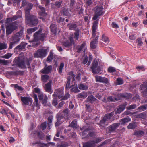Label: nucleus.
I'll return each instance as SVG.
<instances>
[{
    "label": "nucleus",
    "mask_w": 147,
    "mask_h": 147,
    "mask_svg": "<svg viewBox=\"0 0 147 147\" xmlns=\"http://www.w3.org/2000/svg\"><path fill=\"white\" fill-rule=\"evenodd\" d=\"M69 76L67 78V82L66 86V90H69L70 88H72L71 90V91L75 93L79 92L80 91L78 88L77 83L75 82V75L72 71L69 72Z\"/></svg>",
    "instance_id": "obj_1"
},
{
    "label": "nucleus",
    "mask_w": 147,
    "mask_h": 147,
    "mask_svg": "<svg viewBox=\"0 0 147 147\" xmlns=\"http://www.w3.org/2000/svg\"><path fill=\"white\" fill-rule=\"evenodd\" d=\"M23 36V30L22 29L19 32L13 35L9 39V41L11 42L9 44V49H11L13 46L18 43L21 38Z\"/></svg>",
    "instance_id": "obj_2"
},
{
    "label": "nucleus",
    "mask_w": 147,
    "mask_h": 147,
    "mask_svg": "<svg viewBox=\"0 0 147 147\" xmlns=\"http://www.w3.org/2000/svg\"><path fill=\"white\" fill-rule=\"evenodd\" d=\"M14 61L15 64L22 69L26 68V65L28 68H31L30 63L31 61L27 59L18 57L15 58Z\"/></svg>",
    "instance_id": "obj_3"
},
{
    "label": "nucleus",
    "mask_w": 147,
    "mask_h": 147,
    "mask_svg": "<svg viewBox=\"0 0 147 147\" xmlns=\"http://www.w3.org/2000/svg\"><path fill=\"white\" fill-rule=\"evenodd\" d=\"M114 115V112H112L109 114H107L105 115L103 118L100 120L99 124V126L101 129L107 125L106 123L111 122L114 120L113 118Z\"/></svg>",
    "instance_id": "obj_4"
},
{
    "label": "nucleus",
    "mask_w": 147,
    "mask_h": 147,
    "mask_svg": "<svg viewBox=\"0 0 147 147\" xmlns=\"http://www.w3.org/2000/svg\"><path fill=\"white\" fill-rule=\"evenodd\" d=\"M25 17L26 22L29 26H35L38 23L37 17L34 16L30 15L29 16Z\"/></svg>",
    "instance_id": "obj_5"
},
{
    "label": "nucleus",
    "mask_w": 147,
    "mask_h": 147,
    "mask_svg": "<svg viewBox=\"0 0 147 147\" xmlns=\"http://www.w3.org/2000/svg\"><path fill=\"white\" fill-rule=\"evenodd\" d=\"M18 22L16 21L10 24L6 27V34L8 35L11 33L13 31L18 28Z\"/></svg>",
    "instance_id": "obj_6"
},
{
    "label": "nucleus",
    "mask_w": 147,
    "mask_h": 147,
    "mask_svg": "<svg viewBox=\"0 0 147 147\" xmlns=\"http://www.w3.org/2000/svg\"><path fill=\"white\" fill-rule=\"evenodd\" d=\"M47 52V49H39L34 53V57L36 58H43L46 56Z\"/></svg>",
    "instance_id": "obj_7"
},
{
    "label": "nucleus",
    "mask_w": 147,
    "mask_h": 147,
    "mask_svg": "<svg viewBox=\"0 0 147 147\" xmlns=\"http://www.w3.org/2000/svg\"><path fill=\"white\" fill-rule=\"evenodd\" d=\"M91 69L93 73L94 74L99 73L101 69L98 66V62L97 60H94L93 61Z\"/></svg>",
    "instance_id": "obj_8"
},
{
    "label": "nucleus",
    "mask_w": 147,
    "mask_h": 147,
    "mask_svg": "<svg viewBox=\"0 0 147 147\" xmlns=\"http://www.w3.org/2000/svg\"><path fill=\"white\" fill-rule=\"evenodd\" d=\"M42 30L40 29L39 31L35 32L34 36V40L36 41H38L40 40L42 41L44 40V38L45 36L44 33H42Z\"/></svg>",
    "instance_id": "obj_9"
},
{
    "label": "nucleus",
    "mask_w": 147,
    "mask_h": 147,
    "mask_svg": "<svg viewBox=\"0 0 147 147\" xmlns=\"http://www.w3.org/2000/svg\"><path fill=\"white\" fill-rule=\"evenodd\" d=\"M102 140L101 138H97L95 141H90L83 144V147H94L96 143L100 142Z\"/></svg>",
    "instance_id": "obj_10"
},
{
    "label": "nucleus",
    "mask_w": 147,
    "mask_h": 147,
    "mask_svg": "<svg viewBox=\"0 0 147 147\" xmlns=\"http://www.w3.org/2000/svg\"><path fill=\"white\" fill-rule=\"evenodd\" d=\"M21 100L23 105H31L32 103V98L30 97L22 96Z\"/></svg>",
    "instance_id": "obj_11"
},
{
    "label": "nucleus",
    "mask_w": 147,
    "mask_h": 147,
    "mask_svg": "<svg viewBox=\"0 0 147 147\" xmlns=\"http://www.w3.org/2000/svg\"><path fill=\"white\" fill-rule=\"evenodd\" d=\"M98 20H97L95 21L93 23V25L92 26V38H94L97 35L98 36L99 35V32H96V30L98 27Z\"/></svg>",
    "instance_id": "obj_12"
},
{
    "label": "nucleus",
    "mask_w": 147,
    "mask_h": 147,
    "mask_svg": "<svg viewBox=\"0 0 147 147\" xmlns=\"http://www.w3.org/2000/svg\"><path fill=\"white\" fill-rule=\"evenodd\" d=\"M63 90L62 89H59L55 90L53 95V97L57 98L60 99L63 95Z\"/></svg>",
    "instance_id": "obj_13"
},
{
    "label": "nucleus",
    "mask_w": 147,
    "mask_h": 147,
    "mask_svg": "<svg viewBox=\"0 0 147 147\" xmlns=\"http://www.w3.org/2000/svg\"><path fill=\"white\" fill-rule=\"evenodd\" d=\"M95 79L96 82L103 83L107 85L109 83V79L105 77H102L100 76H96Z\"/></svg>",
    "instance_id": "obj_14"
},
{
    "label": "nucleus",
    "mask_w": 147,
    "mask_h": 147,
    "mask_svg": "<svg viewBox=\"0 0 147 147\" xmlns=\"http://www.w3.org/2000/svg\"><path fill=\"white\" fill-rule=\"evenodd\" d=\"M32 144L33 145L43 147L44 146L49 147L51 145L54 146L55 145V143L53 142H48L47 144H45L42 143L39 141L35 142H33Z\"/></svg>",
    "instance_id": "obj_15"
},
{
    "label": "nucleus",
    "mask_w": 147,
    "mask_h": 147,
    "mask_svg": "<svg viewBox=\"0 0 147 147\" xmlns=\"http://www.w3.org/2000/svg\"><path fill=\"white\" fill-rule=\"evenodd\" d=\"M22 17V13L20 11H18L17 12V14L14 15L11 18H8L7 20V22H11L14 21L18 18Z\"/></svg>",
    "instance_id": "obj_16"
},
{
    "label": "nucleus",
    "mask_w": 147,
    "mask_h": 147,
    "mask_svg": "<svg viewBox=\"0 0 147 147\" xmlns=\"http://www.w3.org/2000/svg\"><path fill=\"white\" fill-rule=\"evenodd\" d=\"M69 40H67L63 43V45L65 47L70 46L74 43V38L72 36L69 38Z\"/></svg>",
    "instance_id": "obj_17"
},
{
    "label": "nucleus",
    "mask_w": 147,
    "mask_h": 147,
    "mask_svg": "<svg viewBox=\"0 0 147 147\" xmlns=\"http://www.w3.org/2000/svg\"><path fill=\"white\" fill-rule=\"evenodd\" d=\"M120 125V123H114L109 126L108 129L110 132H113Z\"/></svg>",
    "instance_id": "obj_18"
},
{
    "label": "nucleus",
    "mask_w": 147,
    "mask_h": 147,
    "mask_svg": "<svg viewBox=\"0 0 147 147\" xmlns=\"http://www.w3.org/2000/svg\"><path fill=\"white\" fill-rule=\"evenodd\" d=\"M127 105L126 103H124L119 106L118 108L117 109L115 112V114H119L122 112L125 109L126 106Z\"/></svg>",
    "instance_id": "obj_19"
},
{
    "label": "nucleus",
    "mask_w": 147,
    "mask_h": 147,
    "mask_svg": "<svg viewBox=\"0 0 147 147\" xmlns=\"http://www.w3.org/2000/svg\"><path fill=\"white\" fill-rule=\"evenodd\" d=\"M33 4L31 3H29L26 5V7L25 9V16H29L30 15V11L33 7Z\"/></svg>",
    "instance_id": "obj_20"
},
{
    "label": "nucleus",
    "mask_w": 147,
    "mask_h": 147,
    "mask_svg": "<svg viewBox=\"0 0 147 147\" xmlns=\"http://www.w3.org/2000/svg\"><path fill=\"white\" fill-rule=\"evenodd\" d=\"M27 44V43L25 42H22L20 45L16 46L14 49L15 51L18 50L20 51L24 49Z\"/></svg>",
    "instance_id": "obj_21"
},
{
    "label": "nucleus",
    "mask_w": 147,
    "mask_h": 147,
    "mask_svg": "<svg viewBox=\"0 0 147 147\" xmlns=\"http://www.w3.org/2000/svg\"><path fill=\"white\" fill-rule=\"evenodd\" d=\"M95 38L92 40L90 43V46L92 49H95L96 47V45L98 43L97 40L98 38V36L97 35L95 37Z\"/></svg>",
    "instance_id": "obj_22"
},
{
    "label": "nucleus",
    "mask_w": 147,
    "mask_h": 147,
    "mask_svg": "<svg viewBox=\"0 0 147 147\" xmlns=\"http://www.w3.org/2000/svg\"><path fill=\"white\" fill-rule=\"evenodd\" d=\"M68 111V109H66L64 110L61 113H59L58 114V118L61 119L67 116Z\"/></svg>",
    "instance_id": "obj_23"
},
{
    "label": "nucleus",
    "mask_w": 147,
    "mask_h": 147,
    "mask_svg": "<svg viewBox=\"0 0 147 147\" xmlns=\"http://www.w3.org/2000/svg\"><path fill=\"white\" fill-rule=\"evenodd\" d=\"M52 69V66H51L50 65L47 67V65H46L44 69H42L40 72L43 74H48L51 71Z\"/></svg>",
    "instance_id": "obj_24"
},
{
    "label": "nucleus",
    "mask_w": 147,
    "mask_h": 147,
    "mask_svg": "<svg viewBox=\"0 0 147 147\" xmlns=\"http://www.w3.org/2000/svg\"><path fill=\"white\" fill-rule=\"evenodd\" d=\"M103 9V7L102 6H96L94 9L95 13H97L98 14L101 15L102 14Z\"/></svg>",
    "instance_id": "obj_25"
},
{
    "label": "nucleus",
    "mask_w": 147,
    "mask_h": 147,
    "mask_svg": "<svg viewBox=\"0 0 147 147\" xmlns=\"http://www.w3.org/2000/svg\"><path fill=\"white\" fill-rule=\"evenodd\" d=\"M51 81H50L48 83L45 84V89L47 92H49L51 91Z\"/></svg>",
    "instance_id": "obj_26"
},
{
    "label": "nucleus",
    "mask_w": 147,
    "mask_h": 147,
    "mask_svg": "<svg viewBox=\"0 0 147 147\" xmlns=\"http://www.w3.org/2000/svg\"><path fill=\"white\" fill-rule=\"evenodd\" d=\"M39 8L40 9V11L39 12V13L41 16L44 17L45 16L47 15V13H45V8L40 6L39 5L38 6Z\"/></svg>",
    "instance_id": "obj_27"
},
{
    "label": "nucleus",
    "mask_w": 147,
    "mask_h": 147,
    "mask_svg": "<svg viewBox=\"0 0 147 147\" xmlns=\"http://www.w3.org/2000/svg\"><path fill=\"white\" fill-rule=\"evenodd\" d=\"M32 134H33L35 136L37 135L40 139H41L43 138L44 136V134L41 131H35L33 133H32Z\"/></svg>",
    "instance_id": "obj_28"
},
{
    "label": "nucleus",
    "mask_w": 147,
    "mask_h": 147,
    "mask_svg": "<svg viewBox=\"0 0 147 147\" xmlns=\"http://www.w3.org/2000/svg\"><path fill=\"white\" fill-rule=\"evenodd\" d=\"M136 118H138L144 119L146 117V113L144 112L140 114L136 115Z\"/></svg>",
    "instance_id": "obj_29"
},
{
    "label": "nucleus",
    "mask_w": 147,
    "mask_h": 147,
    "mask_svg": "<svg viewBox=\"0 0 147 147\" xmlns=\"http://www.w3.org/2000/svg\"><path fill=\"white\" fill-rule=\"evenodd\" d=\"M53 117L52 116H49L48 118V125L49 129H50L52 125V121Z\"/></svg>",
    "instance_id": "obj_30"
},
{
    "label": "nucleus",
    "mask_w": 147,
    "mask_h": 147,
    "mask_svg": "<svg viewBox=\"0 0 147 147\" xmlns=\"http://www.w3.org/2000/svg\"><path fill=\"white\" fill-rule=\"evenodd\" d=\"M78 88L80 90H86L88 89L87 85L81 83L78 84Z\"/></svg>",
    "instance_id": "obj_31"
},
{
    "label": "nucleus",
    "mask_w": 147,
    "mask_h": 147,
    "mask_svg": "<svg viewBox=\"0 0 147 147\" xmlns=\"http://www.w3.org/2000/svg\"><path fill=\"white\" fill-rule=\"evenodd\" d=\"M87 100L88 102L92 103L95 101L96 100L93 95L89 96L87 98Z\"/></svg>",
    "instance_id": "obj_32"
},
{
    "label": "nucleus",
    "mask_w": 147,
    "mask_h": 147,
    "mask_svg": "<svg viewBox=\"0 0 147 147\" xmlns=\"http://www.w3.org/2000/svg\"><path fill=\"white\" fill-rule=\"evenodd\" d=\"M87 94L86 92H82L78 94V97L80 98L84 99L87 96Z\"/></svg>",
    "instance_id": "obj_33"
},
{
    "label": "nucleus",
    "mask_w": 147,
    "mask_h": 147,
    "mask_svg": "<svg viewBox=\"0 0 147 147\" xmlns=\"http://www.w3.org/2000/svg\"><path fill=\"white\" fill-rule=\"evenodd\" d=\"M67 26L70 30H75L77 26L76 24L73 23L69 24Z\"/></svg>",
    "instance_id": "obj_34"
},
{
    "label": "nucleus",
    "mask_w": 147,
    "mask_h": 147,
    "mask_svg": "<svg viewBox=\"0 0 147 147\" xmlns=\"http://www.w3.org/2000/svg\"><path fill=\"white\" fill-rule=\"evenodd\" d=\"M131 121V119L130 118H125L121 119L120 122L122 124H124L125 123L129 122Z\"/></svg>",
    "instance_id": "obj_35"
},
{
    "label": "nucleus",
    "mask_w": 147,
    "mask_h": 147,
    "mask_svg": "<svg viewBox=\"0 0 147 147\" xmlns=\"http://www.w3.org/2000/svg\"><path fill=\"white\" fill-rule=\"evenodd\" d=\"M33 98L34 99V103L36 105L37 107H39L40 106V103L38 102V100L37 96L35 94Z\"/></svg>",
    "instance_id": "obj_36"
},
{
    "label": "nucleus",
    "mask_w": 147,
    "mask_h": 147,
    "mask_svg": "<svg viewBox=\"0 0 147 147\" xmlns=\"http://www.w3.org/2000/svg\"><path fill=\"white\" fill-rule=\"evenodd\" d=\"M85 43L84 42L82 43L81 46H78L77 47V51L78 53L80 52L82 49L85 47Z\"/></svg>",
    "instance_id": "obj_37"
},
{
    "label": "nucleus",
    "mask_w": 147,
    "mask_h": 147,
    "mask_svg": "<svg viewBox=\"0 0 147 147\" xmlns=\"http://www.w3.org/2000/svg\"><path fill=\"white\" fill-rule=\"evenodd\" d=\"M146 109H147V104L141 105L138 107L137 110L140 111H142L146 110Z\"/></svg>",
    "instance_id": "obj_38"
},
{
    "label": "nucleus",
    "mask_w": 147,
    "mask_h": 147,
    "mask_svg": "<svg viewBox=\"0 0 147 147\" xmlns=\"http://www.w3.org/2000/svg\"><path fill=\"white\" fill-rule=\"evenodd\" d=\"M144 133V132L142 131L139 130L135 131L134 133V135L139 136L143 135Z\"/></svg>",
    "instance_id": "obj_39"
},
{
    "label": "nucleus",
    "mask_w": 147,
    "mask_h": 147,
    "mask_svg": "<svg viewBox=\"0 0 147 147\" xmlns=\"http://www.w3.org/2000/svg\"><path fill=\"white\" fill-rule=\"evenodd\" d=\"M136 123L134 122L130 123L128 126H127V128L129 129H134L136 127Z\"/></svg>",
    "instance_id": "obj_40"
},
{
    "label": "nucleus",
    "mask_w": 147,
    "mask_h": 147,
    "mask_svg": "<svg viewBox=\"0 0 147 147\" xmlns=\"http://www.w3.org/2000/svg\"><path fill=\"white\" fill-rule=\"evenodd\" d=\"M37 29V28L34 27L30 28L27 30V32L28 34H31L32 32L35 31Z\"/></svg>",
    "instance_id": "obj_41"
},
{
    "label": "nucleus",
    "mask_w": 147,
    "mask_h": 147,
    "mask_svg": "<svg viewBox=\"0 0 147 147\" xmlns=\"http://www.w3.org/2000/svg\"><path fill=\"white\" fill-rule=\"evenodd\" d=\"M53 53L51 51L48 57L47 61L50 62L53 59Z\"/></svg>",
    "instance_id": "obj_42"
},
{
    "label": "nucleus",
    "mask_w": 147,
    "mask_h": 147,
    "mask_svg": "<svg viewBox=\"0 0 147 147\" xmlns=\"http://www.w3.org/2000/svg\"><path fill=\"white\" fill-rule=\"evenodd\" d=\"M69 125L73 128H76L77 126L76 120L75 119L73 120Z\"/></svg>",
    "instance_id": "obj_43"
},
{
    "label": "nucleus",
    "mask_w": 147,
    "mask_h": 147,
    "mask_svg": "<svg viewBox=\"0 0 147 147\" xmlns=\"http://www.w3.org/2000/svg\"><path fill=\"white\" fill-rule=\"evenodd\" d=\"M50 28L51 31L53 32L54 33L56 32V28L55 24H51L50 26Z\"/></svg>",
    "instance_id": "obj_44"
},
{
    "label": "nucleus",
    "mask_w": 147,
    "mask_h": 147,
    "mask_svg": "<svg viewBox=\"0 0 147 147\" xmlns=\"http://www.w3.org/2000/svg\"><path fill=\"white\" fill-rule=\"evenodd\" d=\"M0 113L3 115H6L7 117H8L7 113L3 107H1L0 109Z\"/></svg>",
    "instance_id": "obj_45"
},
{
    "label": "nucleus",
    "mask_w": 147,
    "mask_h": 147,
    "mask_svg": "<svg viewBox=\"0 0 147 147\" xmlns=\"http://www.w3.org/2000/svg\"><path fill=\"white\" fill-rule=\"evenodd\" d=\"M64 66V63H62L60 64L59 66L58 67V72L59 73L61 74L62 73V70Z\"/></svg>",
    "instance_id": "obj_46"
},
{
    "label": "nucleus",
    "mask_w": 147,
    "mask_h": 147,
    "mask_svg": "<svg viewBox=\"0 0 147 147\" xmlns=\"http://www.w3.org/2000/svg\"><path fill=\"white\" fill-rule=\"evenodd\" d=\"M7 48V44L0 42V50L6 49Z\"/></svg>",
    "instance_id": "obj_47"
},
{
    "label": "nucleus",
    "mask_w": 147,
    "mask_h": 147,
    "mask_svg": "<svg viewBox=\"0 0 147 147\" xmlns=\"http://www.w3.org/2000/svg\"><path fill=\"white\" fill-rule=\"evenodd\" d=\"M9 63V62L4 59H0V64L3 65H7Z\"/></svg>",
    "instance_id": "obj_48"
},
{
    "label": "nucleus",
    "mask_w": 147,
    "mask_h": 147,
    "mask_svg": "<svg viewBox=\"0 0 147 147\" xmlns=\"http://www.w3.org/2000/svg\"><path fill=\"white\" fill-rule=\"evenodd\" d=\"M123 79L120 78H118L117 79V84L118 85H120L123 83Z\"/></svg>",
    "instance_id": "obj_49"
},
{
    "label": "nucleus",
    "mask_w": 147,
    "mask_h": 147,
    "mask_svg": "<svg viewBox=\"0 0 147 147\" xmlns=\"http://www.w3.org/2000/svg\"><path fill=\"white\" fill-rule=\"evenodd\" d=\"M49 76L47 75H44L41 76V78L42 80L45 82H46L47 80L49 79Z\"/></svg>",
    "instance_id": "obj_50"
},
{
    "label": "nucleus",
    "mask_w": 147,
    "mask_h": 147,
    "mask_svg": "<svg viewBox=\"0 0 147 147\" xmlns=\"http://www.w3.org/2000/svg\"><path fill=\"white\" fill-rule=\"evenodd\" d=\"M102 40L105 43H108L109 42V40L108 38L103 34L102 36Z\"/></svg>",
    "instance_id": "obj_51"
},
{
    "label": "nucleus",
    "mask_w": 147,
    "mask_h": 147,
    "mask_svg": "<svg viewBox=\"0 0 147 147\" xmlns=\"http://www.w3.org/2000/svg\"><path fill=\"white\" fill-rule=\"evenodd\" d=\"M108 71L109 73H113L115 72L116 69L114 67L111 66L109 67L108 69Z\"/></svg>",
    "instance_id": "obj_52"
},
{
    "label": "nucleus",
    "mask_w": 147,
    "mask_h": 147,
    "mask_svg": "<svg viewBox=\"0 0 147 147\" xmlns=\"http://www.w3.org/2000/svg\"><path fill=\"white\" fill-rule=\"evenodd\" d=\"M53 99L52 100V104L54 106H56L58 104L57 98L53 97Z\"/></svg>",
    "instance_id": "obj_53"
},
{
    "label": "nucleus",
    "mask_w": 147,
    "mask_h": 147,
    "mask_svg": "<svg viewBox=\"0 0 147 147\" xmlns=\"http://www.w3.org/2000/svg\"><path fill=\"white\" fill-rule=\"evenodd\" d=\"M50 0H42V3L45 4L46 6H48L49 4Z\"/></svg>",
    "instance_id": "obj_54"
},
{
    "label": "nucleus",
    "mask_w": 147,
    "mask_h": 147,
    "mask_svg": "<svg viewBox=\"0 0 147 147\" xmlns=\"http://www.w3.org/2000/svg\"><path fill=\"white\" fill-rule=\"evenodd\" d=\"M48 99V97L47 96L45 95L42 100V104L44 105H45L47 102V100Z\"/></svg>",
    "instance_id": "obj_55"
},
{
    "label": "nucleus",
    "mask_w": 147,
    "mask_h": 147,
    "mask_svg": "<svg viewBox=\"0 0 147 147\" xmlns=\"http://www.w3.org/2000/svg\"><path fill=\"white\" fill-rule=\"evenodd\" d=\"M136 107V104H132L130 105L128 107H127V109L128 110H131L134 109Z\"/></svg>",
    "instance_id": "obj_56"
},
{
    "label": "nucleus",
    "mask_w": 147,
    "mask_h": 147,
    "mask_svg": "<svg viewBox=\"0 0 147 147\" xmlns=\"http://www.w3.org/2000/svg\"><path fill=\"white\" fill-rule=\"evenodd\" d=\"M70 96V94L68 92L66 93L65 94L64 96L62 98V99L64 100H67Z\"/></svg>",
    "instance_id": "obj_57"
},
{
    "label": "nucleus",
    "mask_w": 147,
    "mask_h": 147,
    "mask_svg": "<svg viewBox=\"0 0 147 147\" xmlns=\"http://www.w3.org/2000/svg\"><path fill=\"white\" fill-rule=\"evenodd\" d=\"M136 68L138 71H142L145 70L144 67L142 66H137Z\"/></svg>",
    "instance_id": "obj_58"
},
{
    "label": "nucleus",
    "mask_w": 147,
    "mask_h": 147,
    "mask_svg": "<svg viewBox=\"0 0 147 147\" xmlns=\"http://www.w3.org/2000/svg\"><path fill=\"white\" fill-rule=\"evenodd\" d=\"M46 125L47 122L46 121H45L41 124V126L42 130H44L46 129Z\"/></svg>",
    "instance_id": "obj_59"
},
{
    "label": "nucleus",
    "mask_w": 147,
    "mask_h": 147,
    "mask_svg": "<svg viewBox=\"0 0 147 147\" xmlns=\"http://www.w3.org/2000/svg\"><path fill=\"white\" fill-rule=\"evenodd\" d=\"M63 12L64 15L65 16H68L69 14L68 10L67 9H64L63 10Z\"/></svg>",
    "instance_id": "obj_60"
},
{
    "label": "nucleus",
    "mask_w": 147,
    "mask_h": 147,
    "mask_svg": "<svg viewBox=\"0 0 147 147\" xmlns=\"http://www.w3.org/2000/svg\"><path fill=\"white\" fill-rule=\"evenodd\" d=\"M79 32L78 31H76L74 33V38L76 40H78V38L79 37Z\"/></svg>",
    "instance_id": "obj_61"
},
{
    "label": "nucleus",
    "mask_w": 147,
    "mask_h": 147,
    "mask_svg": "<svg viewBox=\"0 0 147 147\" xmlns=\"http://www.w3.org/2000/svg\"><path fill=\"white\" fill-rule=\"evenodd\" d=\"M57 20L58 23H60L63 22L64 20V19L63 18L61 17H58L57 18Z\"/></svg>",
    "instance_id": "obj_62"
},
{
    "label": "nucleus",
    "mask_w": 147,
    "mask_h": 147,
    "mask_svg": "<svg viewBox=\"0 0 147 147\" xmlns=\"http://www.w3.org/2000/svg\"><path fill=\"white\" fill-rule=\"evenodd\" d=\"M38 96L40 100H42L45 96L42 93H39L38 95Z\"/></svg>",
    "instance_id": "obj_63"
},
{
    "label": "nucleus",
    "mask_w": 147,
    "mask_h": 147,
    "mask_svg": "<svg viewBox=\"0 0 147 147\" xmlns=\"http://www.w3.org/2000/svg\"><path fill=\"white\" fill-rule=\"evenodd\" d=\"M62 1H57L55 3V5L58 7H59L61 5Z\"/></svg>",
    "instance_id": "obj_64"
}]
</instances>
